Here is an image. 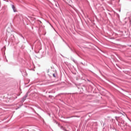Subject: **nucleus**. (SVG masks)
<instances>
[{
    "label": "nucleus",
    "mask_w": 131,
    "mask_h": 131,
    "mask_svg": "<svg viewBox=\"0 0 131 131\" xmlns=\"http://www.w3.org/2000/svg\"><path fill=\"white\" fill-rule=\"evenodd\" d=\"M12 9H13L14 12H16V8H15V6L12 5Z\"/></svg>",
    "instance_id": "obj_1"
},
{
    "label": "nucleus",
    "mask_w": 131,
    "mask_h": 131,
    "mask_svg": "<svg viewBox=\"0 0 131 131\" xmlns=\"http://www.w3.org/2000/svg\"><path fill=\"white\" fill-rule=\"evenodd\" d=\"M66 3L69 5L71 3V0H67Z\"/></svg>",
    "instance_id": "obj_2"
},
{
    "label": "nucleus",
    "mask_w": 131,
    "mask_h": 131,
    "mask_svg": "<svg viewBox=\"0 0 131 131\" xmlns=\"http://www.w3.org/2000/svg\"><path fill=\"white\" fill-rule=\"evenodd\" d=\"M53 77H56V75H55V74H53Z\"/></svg>",
    "instance_id": "obj_3"
}]
</instances>
